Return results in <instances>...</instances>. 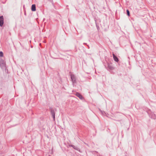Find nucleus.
I'll use <instances>...</instances> for the list:
<instances>
[{"instance_id":"obj_1","label":"nucleus","mask_w":156,"mask_h":156,"mask_svg":"<svg viewBox=\"0 0 156 156\" xmlns=\"http://www.w3.org/2000/svg\"><path fill=\"white\" fill-rule=\"evenodd\" d=\"M0 66L2 69H5L6 64L5 62L3 59H0Z\"/></svg>"},{"instance_id":"obj_2","label":"nucleus","mask_w":156,"mask_h":156,"mask_svg":"<svg viewBox=\"0 0 156 156\" xmlns=\"http://www.w3.org/2000/svg\"><path fill=\"white\" fill-rule=\"evenodd\" d=\"M50 110L51 113V114L53 120L54 121L55 119V112L56 111V109H53L52 108H50Z\"/></svg>"},{"instance_id":"obj_3","label":"nucleus","mask_w":156,"mask_h":156,"mask_svg":"<svg viewBox=\"0 0 156 156\" xmlns=\"http://www.w3.org/2000/svg\"><path fill=\"white\" fill-rule=\"evenodd\" d=\"M71 79L73 83V86H74V84L76 83V76L73 74L70 75Z\"/></svg>"},{"instance_id":"obj_4","label":"nucleus","mask_w":156,"mask_h":156,"mask_svg":"<svg viewBox=\"0 0 156 156\" xmlns=\"http://www.w3.org/2000/svg\"><path fill=\"white\" fill-rule=\"evenodd\" d=\"M114 68V67L112 66V63H108V68L107 69L109 71L111 72L113 70Z\"/></svg>"},{"instance_id":"obj_5","label":"nucleus","mask_w":156,"mask_h":156,"mask_svg":"<svg viewBox=\"0 0 156 156\" xmlns=\"http://www.w3.org/2000/svg\"><path fill=\"white\" fill-rule=\"evenodd\" d=\"M4 17L3 16H0V26L2 27L4 23Z\"/></svg>"},{"instance_id":"obj_6","label":"nucleus","mask_w":156,"mask_h":156,"mask_svg":"<svg viewBox=\"0 0 156 156\" xmlns=\"http://www.w3.org/2000/svg\"><path fill=\"white\" fill-rule=\"evenodd\" d=\"M69 147H72L74 149L80 152V149L77 147L72 145H69Z\"/></svg>"},{"instance_id":"obj_7","label":"nucleus","mask_w":156,"mask_h":156,"mask_svg":"<svg viewBox=\"0 0 156 156\" xmlns=\"http://www.w3.org/2000/svg\"><path fill=\"white\" fill-rule=\"evenodd\" d=\"M76 95L80 99L82 100L83 99V97L82 95L79 93L77 92L76 94Z\"/></svg>"},{"instance_id":"obj_8","label":"nucleus","mask_w":156,"mask_h":156,"mask_svg":"<svg viewBox=\"0 0 156 156\" xmlns=\"http://www.w3.org/2000/svg\"><path fill=\"white\" fill-rule=\"evenodd\" d=\"M112 55H113V58L114 61L116 62H118L119 61L118 58L116 55H115L113 53Z\"/></svg>"},{"instance_id":"obj_9","label":"nucleus","mask_w":156,"mask_h":156,"mask_svg":"<svg viewBox=\"0 0 156 156\" xmlns=\"http://www.w3.org/2000/svg\"><path fill=\"white\" fill-rule=\"evenodd\" d=\"M36 6L35 4H33L31 6V10L33 11H36Z\"/></svg>"},{"instance_id":"obj_10","label":"nucleus","mask_w":156,"mask_h":156,"mask_svg":"<svg viewBox=\"0 0 156 156\" xmlns=\"http://www.w3.org/2000/svg\"><path fill=\"white\" fill-rule=\"evenodd\" d=\"M151 118L154 119H155L156 118V115L155 114L152 113H151L150 116Z\"/></svg>"},{"instance_id":"obj_11","label":"nucleus","mask_w":156,"mask_h":156,"mask_svg":"<svg viewBox=\"0 0 156 156\" xmlns=\"http://www.w3.org/2000/svg\"><path fill=\"white\" fill-rule=\"evenodd\" d=\"M127 14L128 16H130V13L129 10L128 9L126 10Z\"/></svg>"},{"instance_id":"obj_12","label":"nucleus","mask_w":156,"mask_h":156,"mask_svg":"<svg viewBox=\"0 0 156 156\" xmlns=\"http://www.w3.org/2000/svg\"><path fill=\"white\" fill-rule=\"evenodd\" d=\"M3 53L2 51H0V57H2L3 56Z\"/></svg>"}]
</instances>
